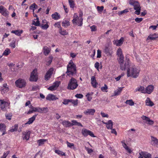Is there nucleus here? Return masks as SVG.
I'll use <instances>...</instances> for the list:
<instances>
[{
  "label": "nucleus",
  "mask_w": 158,
  "mask_h": 158,
  "mask_svg": "<svg viewBox=\"0 0 158 158\" xmlns=\"http://www.w3.org/2000/svg\"><path fill=\"white\" fill-rule=\"evenodd\" d=\"M72 123L71 126H72L73 125H76L78 126H81V127H83V125L81 124L79 122H77L76 120H72Z\"/></svg>",
  "instance_id": "31"
},
{
  "label": "nucleus",
  "mask_w": 158,
  "mask_h": 158,
  "mask_svg": "<svg viewBox=\"0 0 158 158\" xmlns=\"http://www.w3.org/2000/svg\"><path fill=\"white\" fill-rule=\"evenodd\" d=\"M47 141V139H41L37 140V143L39 146H41L44 144Z\"/></svg>",
  "instance_id": "37"
},
{
  "label": "nucleus",
  "mask_w": 158,
  "mask_h": 158,
  "mask_svg": "<svg viewBox=\"0 0 158 158\" xmlns=\"http://www.w3.org/2000/svg\"><path fill=\"white\" fill-rule=\"evenodd\" d=\"M70 102V99H64V100L63 102V104L64 105H67Z\"/></svg>",
  "instance_id": "57"
},
{
  "label": "nucleus",
  "mask_w": 158,
  "mask_h": 158,
  "mask_svg": "<svg viewBox=\"0 0 158 158\" xmlns=\"http://www.w3.org/2000/svg\"><path fill=\"white\" fill-rule=\"evenodd\" d=\"M100 65V64L99 62H96L94 64L95 67L97 69V70L99 71V66Z\"/></svg>",
  "instance_id": "59"
},
{
  "label": "nucleus",
  "mask_w": 158,
  "mask_h": 158,
  "mask_svg": "<svg viewBox=\"0 0 158 158\" xmlns=\"http://www.w3.org/2000/svg\"><path fill=\"white\" fill-rule=\"evenodd\" d=\"M62 26L64 27H67L70 25V22L68 20H64L62 23Z\"/></svg>",
  "instance_id": "36"
},
{
  "label": "nucleus",
  "mask_w": 158,
  "mask_h": 158,
  "mask_svg": "<svg viewBox=\"0 0 158 158\" xmlns=\"http://www.w3.org/2000/svg\"><path fill=\"white\" fill-rule=\"evenodd\" d=\"M134 9L135 10H137L141 9V7L140 6V5L138 2L137 4H135V5L133 6Z\"/></svg>",
  "instance_id": "52"
},
{
  "label": "nucleus",
  "mask_w": 158,
  "mask_h": 158,
  "mask_svg": "<svg viewBox=\"0 0 158 158\" xmlns=\"http://www.w3.org/2000/svg\"><path fill=\"white\" fill-rule=\"evenodd\" d=\"M124 40V38L121 37L119 40H116L114 42V44L117 46H120L123 43Z\"/></svg>",
  "instance_id": "18"
},
{
  "label": "nucleus",
  "mask_w": 158,
  "mask_h": 158,
  "mask_svg": "<svg viewBox=\"0 0 158 158\" xmlns=\"http://www.w3.org/2000/svg\"><path fill=\"white\" fill-rule=\"evenodd\" d=\"M85 149L87 151L88 153L90 154L93 152V150L92 149H90L88 148L85 147Z\"/></svg>",
  "instance_id": "56"
},
{
  "label": "nucleus",
  "mask_w": 158,
  "mask_h": 158,
  "mask_svg": "<svg viewBox=\"0 0 158 158\" xmlns=\"http://www.w3.org/2000/svg\"><path fill=\"white\" fill-rule=\"evenodd\" d=\"M145 103L146 105L151 106H153L154 105L153 103L151 101L150 99L148 98H147Z\"/></svg>",
  "instance_id": "30"
},
{
  "label": "nucleus",
  "mask_w": 158,
  "mask_h": 158,
  "mask_svg": "<svg viewBox=\"0 0 158 158\" xmlns=\"http://www.w3.org/2000/svg\"><path fill=\"white\" fill-rule=\"evenodd\" d=\"M93 93L92 92L90 93H88L86 95V96L88 101H90L92 99V96L93 95Z\"/></svg>",
  "instance_id": "43"
},
{
  "label": "nucleus",
  "mask_w": 158,
  "mask_h": 158,
  "mask_svg": "<svg viewBox=\"0 0 158 158\" xmlns=\"http://www.w3.org/2000/svg\"><path fill=\"white\" fill-rule=\"evenodd\" d=\"M106 127L108 129H112L113 128V123L111 120H109L106 122Z\"/></svg>",
  "instance_id": "24"
},
{
  "label": "nucleus",
  "mask_w": 158,
  "mask_h": 158,
  "mask_svg": "<svg viewBox=\"0 0 158 158\" xmlns=\"http://www.w3.org/2000/svg\"><path fill=\"white\" fill-rule=\"evenodd\" d=\"M143 19L142 18H136L135 19V21L138 23H139L143 20Z\"/></svg>",
  "instance_id": "58"
},
{
  "label": "nucleus",
  "mask_w": 158,
  "mask_h": 158,
  "mask_svg": "<svg viewBox=\"0 0 158 158\" xmlns=\"http://www.w3.org/2000/svg\"><path fill=\"white\" fill-rule=\"evenodd\" d=\"M23 137L24 139L28 140L30 138V132L29 131H23Z\"/></svg>",
  "instance_id": "17"
},
{
  "label": "nucleus",
  "mask_w": 158,
  "mask_h": 158,
  "mask_svg": "<svg viewBox=\"0 0 158 158\" xmlns=\"http://www.w3.org/2000/svg\"><path fill=\"white\" fill-rule=\"evenodd\" d=\"M140 153L145 158H152L151 155L147 152H142Z\"/></svg>",
  "instance_id": "27"
},
{
  "label": "nucleus",
  "mask_w": 158,
  "mask_h": 158,
  "mask_svg": "<svg viewBox=\"0 0 158 158\" xmlns=\"http://www.w3.org/2000/svg\"><path fill=\"white\" fill-rule=\"evenodd\" d=\"M127 69V77H131L134 78L137 77L139 74L140 70L137 68L134 65L129 64V66L126 68Z\"/></svg>",
  "instance_id": "2"
},
{
  "label": "nucleus",
  "mask_w": 158,
  "mask_h": 158,
  "mask_svg": "<svg viewBox=\"0 0 158 158\" xmlns=\"http://www.w3.org/2000/svg\"><path fill=\"white\" fill-rule=\"evenodd\" d=\"M6 126L3 123L0 124V131H1L6 129Z\"/></svg>",
  "instance_id": "49"
},
{
  "label": "nucleus",
  "mask_w": 158,
  "mask_h": 158,
  "mask_svg": "<svg viewBox=\"0 0 158 158\" xmlns=\"http://www.w3.org/2000/svg\"><path fill=\"white\" fill-rule=\"evenodd\" d=\"M11 53L10 50L8 48H6L4 51L3 55L5 56H7Z\"/></svg>",
  "instance_id": "40"
},
{
  "label": "nucleus",
  "mask_w": 158,
  "mask_h": 158,
  "mask_svg": "<svg viewBox=\"0 0 158 158\" xmlns=\"http://www.w3.org/2000/svg\"><path fill=\"white\" fill-rule=\"evenodd\" d=\"M108 89L107 86L106 85H104V86L102 87L101 88V89L102 91H105Z\"/></svg>",
  "instance_id": "60"
},
{
  "label": "nucleus",
  "mask_w": 158,
  "mask_h": 158,
  "mask_svg": "<svg viewBox=\"0 0 158 158\" xmlns=\"http://www.w3.org/2000/svg\"><path fill=\"white\" fill-rule=\"evenodd\" d=\"M55 152L60 156H65V153L64 152H62L61 151L59 150H56L55 151Z\"/></svg>",
  "instance_id": "44"
},
{
  "label": "nucleus",
  "mask_w": 158,
  "mask_h": 158,
  "mask_svg": "<svg viewBox=\"0 0 158 158\" xmlns=\"http://www.w3.org/2000/svg\"><path fill=\"white\" fill-rule=\"evenodd\" d=\"M62 123L64 126L66 127H71L72 123L69 121L64 120L62 122Z\"/></svg>",
  "instance_id": "29"
},
{
  "label": "nucleus",
  "mask_w": 158,
  "mask_h": 158,
  "mask_svg": "<svg viewBox=\"0 0 158 158\" xmlns=\"http://www.w3.org/2000/svg\"><path fill=\"white\" fill-rule=\"evenodd\" d=\"M67 143L68 147L70 148H72L73 147H74V145L73 143H71L67 141Z\"/></svg>",
  "instance_id": "61"
},
{
  "label": "nucleus",
  "mask_w": 158,
  "mask_h": 158,
  "mask_svg": "<svg viewBox=\"0 0 158 158\" xmlns=\"http://www.w3.org/2000/svg\"><path fill=\"white\" fill-rule=\"evenodd\" d=\"M123 87L119 88L118 89L115 90L114 92V95L117 96L119 95L122 90Z\"/></svg>",
  "instance_id": "41"
},
{
  "label": "nucleus",
  "mask_w": 158,
  "mask_h": 158,
  "mask_svg": "<svg viewBox=\"0 0 158 158\" xmlns=\"http://www.w3.org/2000/svg\"><path fill=\"white\" fill-rule=\"evenodd\" d=\"M75 96L76 98H81L83 97V95L81 94H77Z\"/></svg>",
  "instance_id": "64"
},
{
  "label": "nucleus",
  "mask_w": 158,
  "mask_h": 158,
  "mask_svg": "<svg viewBox=\"0 0 158 158\" xmlns=\"http://www.w3.org/2000/svg\"><path fill=\"white\" fill-rule=\"evenodd\" d=\"M36 19L37 20L36 21H33L32 24L35 26H40V21L39 20V19L38 18H37Z\"/></svg>",
  "instance_id": "48"
},
{
  "label": "nucleus",
  "mask_w": 158,
  "mask_h": 158,
  "mask_svg": "<svg viewBox=\"0 0 158 158\" xmlns=\"http://www.w3.org/2000/svg\"><path fill=\"white\" fill-rule=\"evenodd\" d=\"M23 32V31L22 30H13L11 31L12 33H14L18 36H20Z\"/></svg>",
  "instance_id": "32"
},
{
  "label": "nucleus",
  "mask_w": 158,
  "mask_h": 158,
  "mask_svg": "<svg viewBox=\"0 0 158 158\" xmlns=\"http://www.w3.org/2000/svg\"><path fill=\"white\" fill-rule=\"evenodd\" d=\"M39 110V112L41 113H46L48 111V109L47 107H40Z\"/></svg>",
  "instance_id": "25"
},
{
  "label": "nucleus",
  "mask_w": 158,
  "mask_h": 158,
  "mask_svg": "<svg viewBox=\"0 0 158 158\" xmlns=\"http://www.w3.org/2000/svg\"><path fill=\"white\" fill-rule=\"evenodd\" d=\"M91 83L92 85L94 88H96L98 85V83L97 82L95 77L92 76L91 78Z\"/></svg>",
  "instance_id": "20"
},
{
  "label": "nucleus",
  "mask_w": 158,
  "mask_h": 158,
  "mask_svg": "<svg viewBox=\"0 0 158 158\" xmlns=\"http://www.w3.org/2000/svg\"><path fill=\"white\" fill-rule=\"evenodd\" d=\"M8 90L9 89L8 87H4V88H2V89L1 90V92L2 94H4L8 92Z\"/></svg>",
  "instance_id": "54"
},
{
  "label": "nucleus",
  "mask_w": 158,
  "mask_h": 158,
  "mask_svg": "<svg viewBox=\"0 0 158 158\" xmlns=\"http://www.w3.org/2000/svg\"><path fill=\"white\" fill-rule=\"evenodd\" d=\"M138 2V1H135L134 0H130L129 1V3L130 5L134 6L135 4H137Z\"/></svg>",
  "instance_id": "53"
},
{
  "label": "nucleus",
  "mask_w": 158,
  "mask_h": 158,
  "mask_svg": "<svg viewBox=\"0 0 158 158\" xmlns=\"http://www.w3.org/2000/svg\"><path fill=\"white\" fill-rule=\"evenodd\" d=\"M16 40L15 39L13 40L9 44V46L12 48H15V43Z\"/></svg>",
  "instance_id": "39"
},
{
  "label": "nucleus",
  "mask_w": 158,
  "mask_h": 158,
  "mask_svg": "<svg viewBox=\"0 0 158 158\" xmlns=\"http://www.w3.org/2000/svg\"><path fill=\"white\" fill-rule=\"evenodd\" d=\"M128 11H129L127 9H125L124 10L118 12V15L120 16L127 13Z\"/></svg>",
  "instance_id": "42"
},
{
  "label": "nucleus",
  "mask_w": 158,
  "mask_h": 158,
  "mask_svg": "<svg viewBox=\"0 0 158 158\" xmlns=\"http://www.w3.org/2000/svg\"><path fill=\"white\" fill-rule=\"evenodd\" d=\"M151 144L152 145L155 146L156 145H158V139L152 136H151Z\"/></svg>",
  "instance_id": "23"
},
{
  "label": "nucleus",
  "mask_w": 158,
  "mask_h": 158,
  "mask_svg": "<svg viewBox=\"0 0 158 158\" xmlns=\"http://www.w3.org/2000/svg\"><path fill=\"white\" fill-rule=\"evenodd\" d=\"M101 114L102 115L103 117L108 118L109 117V116L107 114H106L102 111L101 112Z\"/></svg>",
  "instance_id": "63"
},
{
  "label": "nucleus",
  "mask_w": 158,
  "mask_h": 158,
  "mask_svg": "<svg viewBox=\"0 0 158 158\" xmlns=\"http://www.w3.org/2000/svg\"><path fill=\"white\" fill-rule=\"evenodd\" d=\"M69 3L70 8H73L74 7V3L73 0H68Z\"/></svg>",
  "instance_id": "47"
},
{
  "label": "nucleus",
  "mask_w": 158,
  "mask_h": 158,
  "mask_svg": "<svg viewBox=\"0 0 158 158\" xmlns=\"http://www.w3.org/2000/svg\"><path fill=\"white\" fill-rule=\"evenodd\" d=\"M95 112V109H88L84 112V113L86 115H93Z\"/></svg>",
  "instance_id": "15"
},
{
  "label": "nucleus",
  "mask_w": 158,
  "mask_h": 158,
  "mask_svg": "<svg viewBox=\"0 0 158 158\" xmlns=\"http://www.w3.org/2000/svg\"><path fill=\"white\" fill-rule=\"evenodd\" d=\"M81 133L82 135L85 137H86L88 135H89L92 137H95L93 132L86 129H83L81 130Z\"/></svg>",
  "instance_id": "8"
},
{
  "label": "nucleus",
  "mask_w": 158,
  "mask_h": 158,
  "mask_svg": "<svg viewBox=\"0 0 158 158\" xmlns=\"http://www.w3.org/2000/svg\"><path fill=\"white\" fill-rule=\"evenodd\" d=\"M66 73L68 75L70 76H73L76 73V65L72 60L69 61L67 66V70Z\"/></svg>",
  "instance_id": "3"
},
{
  "label": "nucleus",
  "mask_w": 158,
  "mask_h": 158,
  "mask_svg": "<svg viewBox=\"0 0 158 158\" xmlns=\"http://www.w3.org/2000/svg\"><path fill=\"white\" fill-rule=\"evenodd\" d=\"M117 55L118 56L117 60L120 65V67L121 69L122 70H125L126 68L129 66L131 64L129 58L126 56L125 61L124 62V57L123 54L122 49L121 48H118L117 52Z\"/></svg>",
  "instance_id": "1"
},
{
  "label": "nucleus",
  "mask_w": 158,
  "mask_h": 158,
  "mask_svg": "<svg viewBox=\"0 0 158 158\" xmlns=\"http://www.w3.org/2000/svg\"><path fill=\"white\" fill-rule=\"evenodd\" d=\"M142 119L145 121V122L149 125H152L153 124L154 121L150 119L148 117L144 115H143L141 117Z\"/></svg>",
  "instance_id": "12"
},
{
  "label": "nucleus",
  "mask_w": 158,
  "mask_h": 158,
  "mask_svg": "<svg viewBox=\"0 0 158 158\" xmlns=\"http://www.w3.org/2000/svg\"><path fill=\"white\" fill-rule=\"evenodd\" d=\"M145 89L144 87L140 86L138 87L135 89V91L136 92L137 91H139L142 93L145 94Z\"/></svg>",
  "instance_id": "22"
},
{
  "label": "nucleus",
  "mask_w": 158,
  "mask_h": 158,
  "mask_svg": "<svg viewBox=\"0 0 158 158\" xmlns=\"http://www.w3.org/2000/svg\"><path fill=\"white\" fill-rule=\"evenodd\" d=\"M53 71L54 69L53 68H51L47 71L44 76L45 80L48 81L50 78Z\"/></svg>",
  "instance_id": "10"
},
{
  "label": "nucleus",
  "mask_w": 158,
  "mask_h": 158,
  "mask_svg": "<svg viewBox=\"0 0 158 158\" xmlns=\"http://www.w3.org/2000/svg\"><path fill=\"white\" fill-rule=\"evenodd\" d=\"M0 13L4 16H7L9 14V12L7 10L2 6H0Z\"/></svg>",
  "instance_id": "11"
},
{
  "label": "nucleus",
  "mask_w": 158,
  "mask_h": 158,
  "mask_svg": "<svg viewBox=\"0 0 158 158\" xmlns=\"http://www.w3.org/2000/svg\"><path fill=\"white\" fill-rule=\"evenodd\" d=\"M70 102H71L74 106H77L78 105V100H74L73 99H70Z\"/></svg>",
  "instance_id": "46"
},
{
  "label": "nucleus",
  "mask_w": 158,
  "mask_h": 158,
  "mask_svg": "<svg viewBox=\"0 0 158 158\" xmlns=\"http://www.w3.org/2000/svg\"><path fill=\"white\" fill-rule=\"evenodd\" d=\"M58 99L55 95L52 94H49L46 97V99L49 101H53Z\"/></svg>",
  "instance_id": "19"
},
{
  "label": "nucleus",
  "mask_w": 158,
  "mask_h": 158,
  "mask_svg": "<svg viewBox=\"0 0 158 158\" xmlns=\"http://www.w3.org/2000/svg\"><path fill=\"white\" fill-rule=\"evenodd\" d=\"M48 23V22H47L46 24L41 25V28L44 30L47 29L49 27Z\"/></svg>",
  "instance_id": "45"
},
{
  "label": "nucleus",
  "mask_w": 158,
  "mask_h": 158,
  "mask_svg": "<svg viewBox=\"0 0 158 158\" xmlns=\"http://www.w3.org/2000/svg\"><path fill=\"white\" fill-rule=\"evenodd\" d=\"M37 7V5L35 3H33L30 6L29 8L30 10H33V12L34 11V8L36 9Z\"/></svg>",
  "instance_id": "50"
},
{
  "label": "nucleus",
  "mask_w": 158,
  "mask_h": 158,
  "mask_svg": "<svg viewBox=\"0 0 158 158\" xmlns=\"http://www.w3.org/2000/svg\"><path fill=\"white\" fill-rule=\"evenodd\" d=\"M39 89L38 85H34L32 87V90L33 91H36Z\"/></svg>",
  "instance_id": "62"
},
{
  "label": "nucleus",
  "mask_w": 158,
  "mask_h": 158,
  "mask_svg": "<svg viewBox=\"0 0 158 158\" xmlns=\"http://www.w3.org/2000/svg\"><path fill=\"white\" fill-rule=\"evenodd\" d=\"M104 9V7L103 6H98L97 7V10L99 13H101L102 12Z\"/></svg>",
  "instance_id": "55"
},
{
  "label": "nucleus",
  "mask_w": 158,
  "mask_h": 158,
  "mask_svg": "<svg viewBox=\"0 0 158 158\" xmlns=\"http://www.w3.org/2000/svg\"><path fill=\"white\" fill-rule=\"evenodd\" d=\"M18 125L17 124H15L14 126L12 127L9 131L11 132H13L16 131L18 129Z\"/></svg>",
  "instance_id": "35"
},
{
  "label": "nucleus",
  "mask_w": 158,
  "mask_h": 158,
  "mask_svg": "<svg viewBox=\"0 0 158 158\" xmlns=\"http://www.w3.org/2000/svg\"><path fill=\"white\" fill-rule=\"evenodd\" d=\"M0 106L1 109L3 111H5L6 108L9 106V103L3 100H0Z\"/></svg>",
  "instance_id": "9"
},
{
  "label": "nucleus",
  "mask_w": 158,
  "mask_h": 158,
  "mask_svg": "<svg viewBox=\"0 0 158 158\" xmlns=\"http://www.w3.org/2000/svg\"><path fill=\"white\" fill-rule=\"evenodd\" d=\"M72 22L74 24H77L78 26H81L82 25L83 19L82 18H79L77 13L74 14Z\"/></svg>",
  "instance_id": "5"
},
{
  "label": "nucleus",
  "mask_w": 158,
  "mask_h": 158,
  "mask_svg": "<svg viewBox=\"0 0 158 158\" xmlns=\"http://www.w3.org/2000/svg\"><path fill=\"white\" fill-rule=\"evenodd\" d=\"M30 108L31 109H33V111H34V112H39V109L40 107H34L32 105H31V106L30 107Z\"/></svg>",
  "instance_id": "51"
},
{
  "label": "nucleus",
  "mask_w": 158,
  "mask_h": 158,
  "mask_svg": "<svg viewBox=\"0 0 158 158\" xmlns=\"http://www.w3.org/2000/svg\"><path fill=\"white\" fill-rule=\"evenodd\" d=\"M59 82L57 81H56L53 83L52 85L49 87L48 88V89L53 91L56 89L59 86Z\"/></svg>",
  "instance_id": "14"
},
{
  "label": "nucleus",
  "mask_w": 158,
  "mask_h": 158,
  "mask_svg": "<svg viewBox=\"0 0 158 158\" xmlns=\"http://www.w3.org/2000/svg\"><path fill=\"white\" fill-rule=\"evenodd\" d=\"M37 69H34L31 72L29 80L31 81H36L38 79Z\"/></svg>",
  "instance_id": "6"
},
{
  "label": "nucleus",
  "mask_w": 158,
  "mask_h": 158,
  "mask_svg": "<svg viewBox=\"0 0 158 158\" xmlns=\"http://www.w3.org/2000/svg\"><path fill=\"white\" fill-rule=\"evenodd\" d=\"M154 86L153 85H148L145 89V94H151L153 91Z\"/></svg>",
  "instance_id": "13"
},
{
  "label": "nucleus",
  "mask_w": 158,
  "mask_h": 158,
  "mask_svg": "<svg viewBox=\"0 0 158 158\" xmlns=\"http://www.w3.org/2000/svg\"><path fill=\"white\" fill-rule=\"evenodd\" d=\"M37 116V114H35L32 117L29 118V119L28 121L25 124L22 125L23 127H25V126L27 124H30L32 123L35 120Z\"/></svg>",
  "instance_id": "16"
},
{
  "label": "nucleus",
  "mask_w": 158,
  "mask_h": 158,
  "mask_svg": "<svg viewBox=\"0 0 158 158\" xmlns=\"http://www.w3.org/2000/svg\"><path fill=\"white\" fill-rule=\"evenodd\" d=\"M53 57L52 55H50L49 57L46 60V65H50L52 61Z\"/></svg>",
  "instance_id": "34"
},
{
  "label": "nucleus",
  "mask_w": 158,
  "mask_h": 158,
  "mask_svg": "<svg viewBox=\"0 0 158 158\" xmlns=\"http://www.w3.org/2000/svg\"><path fill=\"white\" fill-rule=\"evenodd\" d=\"M125 103L130 106H133L134 105V102L132 99L127 100L125 102Z\"/></svg>",
  "instance_id": "38"
},
{
  "label": "nucleus",
  "mask_w": 158,
  "mask_h": 158,
  "mask_svg": "<svg viewBox=\"0 0 158 158\" xmlns=\"http://www.w3.org/2000/svg\"><path fill=\"white\" fill-rule=\"evenodd\" d=\"M59 33L63 35H67L68 33L66 31V30L62 29L61 27H60V28L59 29Z\"/></svg>",
  "instance_id": "33"
},
{
  "label": "nucleus",
  "mask_w": 158,
  "mask_h": 158,
  "mask_svg": "<svg viewBox=\"0 0 158 158\" xmlns=\"http://www.w3.org/2000/svg\"><path fill=\"white\" fill-rule=\"evenodd\" d=\"M50 52V49L47 46H45L43 48L44 54L45 56L48 55Z\"/></svg>",
  "instance_id": "26"
},
{
  "label": "nucleus",
  "mask_w": 158,
  "mask_h": 158,
  "mask_svg": "<svg viewBox=\"0 0 158 158\" xmlns=\"http://www.w3.org/2000/svg\"><path fill=\"white\" fill-rule=\"evenodd\" d=\"M78 86L77 80L72 77L69 80L67 86V89L70 90H73L77 88Z\"/></svg>",
  "instance_id": "4"
},
{
  "label": "nucleus",
  "mask_w": 158,
  "mask_h": 158,
  "mask_svg": "<svg viewBox=\"0 0 158 158\" xmlns=\"http://www.w3.org/2000/svg\"><path fill=\"white\" fill-rule=\"evenodd\" d=\"M16 85L19 88L24 87L26 85V81L23 79H19L15 82Z\"/></svg>",
  "instance_id": "7"
},
{
  "label": "nucleus",
  "mask_w": 158,
  "mask_h": 158,
  "mask_svg": "<svg viewBox=\"0 0 158 158\" xmlns=\"http://www.w3.org/2000/svg\"><path fill=\"white\" fill-rule=\"evenodd\" d=\"M157 38H158V33L156 34L155 33L154 34H150L147 38V39L154 40Z\"/></svg>",
  "instance_id": "21"
},
{
  "label": "nucleus",
  "mask_w": 158,
  "mask_h": 158,
  "mask_svg": "<svg viewBox=\"0 0 158 158\" xmlns=\"http://www.w3.org/2000/svg\"><path fill=\"white\" fill-rule=\"evenodd\" d=\"M52 18L56 20H57L60 18V16L57 12H55L52 15Z\"/></svg>",
  "instance_id": "28"
}]
</instances>
